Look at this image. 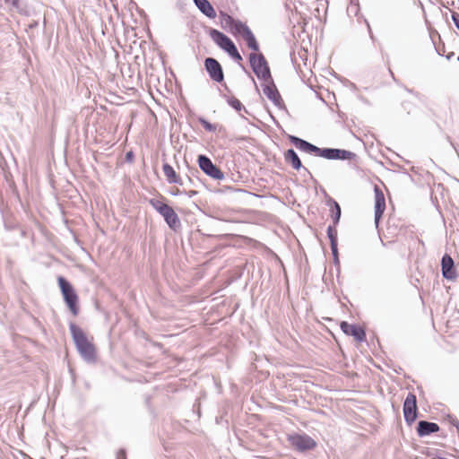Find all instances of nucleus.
<instances>
[{
	"label": "nucleus",
	"instance_id": "1",
	"mask_svg": "<svg viewBox=\"0 0 459 459\" xmlns=\"http://www.w3.org/2000/svg\"><path fill=\"white\" fill-rule=\"evenodd\" d=\"M289 139L299 150L307 153H315L316 156L327 160H350L356 157V154L351 151L336 148H319L298 136L290 135Z\"/></svg>",
	"mask_w": 459,
	"mask_h": 459
},
{
	"label": "nucleus",
	"instance_id": "2",
	"mask_svg": "<svg viewBox=\"0 0 459 459\" xmlns=\"http://www.w3.org/2000/svg\"><path fill=\"white\" fill-rule=\"evenodd\" d=\"M69 329L75 347L81 357L86 362H94L96 360L94 345L89 342L82 329L74 323L69 324Z\"/></svg>",
	"mask_w": 459,
	"mask_h": 459
},
{
	"label": "nucleus",
	"instance_id": "3",
	"mask_svg": "<svg viewBox=\"0 0 459 459\" xmlns=\"http://www.w3.org/2000/svg\"><path fill=\"white\" fill-rule=\"evenodd\" d=\"M149 203L164 218L171 230H176L180 227V220L172 207L155 198L150 199Z\"/></svg>",
	"mask_w": 459,
	"mask_h": 459
},
{
	"label": "nucleus",
	"instance_id": "4",
	"mask_svg": "<svg viewBox=\"0 0 459 459\" xmlns=\"http://www.w3.org/2000/svg\"><path fill=\"white\" fill-rule=\"evenodd\" d=\"M57 281L65 304L69 307L72 314L74 316H77L79 313V307L77 306L78 296L74 289L71 283L62 276H59Z\"/></svg>",
	"mask_w": 459,
	"mask_h": 459
},
{
	"label": "nucleus",
	"instance_id": "5",
	"mask_svg": "<svg viewBox=\"0 0 459 459\" xmlns=\"http://www.w3.org/2000/svg\"><path fill=\"white\" fill-rule=\"evenodd\" d=\"M249 63L254 74L260 80L272 81L270 67L262 53L249 55Z\"/></svg>",
	"mask_w": 459,
	"mask_h": 459
},
{
	"label": "nucleus",
	"instance_id": "6",
	"mask_svg": "<svg viewBox=\"0 0 459 459\" xmlns=\"http://www.w3.org/2000/svg\"><path fill=\"white\" fill-rule=\"evenodd\" d=\"M288 441L295 449L299 452L311 450L316 446V442L307 434L288 435Z\"/></svg>",
	"mask_w": 459,
	"mask_h": 459
},
{
	"label": "nucleus",
	"instance_id": "7",
	"mask_svg": "<svg viewBox=\"0 0 459 459\" xmlns=\"http://www.w3.org/2000/svg\"><path fill=\"white\" fill-rule=\"evenodd\" d=\"M417 399L416 395L409 393L403 403V416L405 421L411 425L413 423L418 416Z\"/></svg>",
	"mask_w": 459,
	"mask_h": 459
},
{
	"label": "nucleus",
	"instance_id": "8",
	"mask_svg": "<svg viewBox=\"0 0 459 459\" xmlns=\"http://www.w3.org/2000/svg\"><path fill=\"white\" fill-rule=\"evenodd\" d=\"M198 165L200 169L212 178L220 180L224 178V175L221 169L215 166L212 161L205 155H199Z\"/></svg>",
	"mask_w": 459,
	"mask_h": 459
},
{
	"label": "nucleus",
	"instance_id": "9",
	"mask_svg": "<svg viewBox=\"0 0 459 459\" xmlns=\"http://www.w3.org/2000/svg\"><path fill=\"white\" fill-rule=\"evenodd\" d=\"M204 67L211 77L216 82H221L224 80V74L221 64L212 57H207L204 60Z\"/></svg>",
	"mask_w": 459,
	"mask_h": 459
},
{
	"label": "nucleus",
	"instance_id": "10",
	"mask_svg": "<svg viewBox=\"0 0 459 459\" xmlns=\"http://www.w3.org/2000/svg\"><path fill=\"white\" fill-rule=\"evenodd\" d=\"M375 193V224L377 227L380 219L385 210V199L383 191L377 186L374 187Z\"/></svg>",
	"mask_w": 459,
	"mask_h": 459
},
{
	"label": "nucleus",
	"instance_id": "11",
	"mask_svg": "<svg viewBox=\"0 0 459 459\" xmlns=\"http://www.w3.org/2000/svg\"><path fill=\"white\" fill-rule=\"evenodd\" d=\"M341 329L345 334L353 336L359 342L366 340L365 330L359 325H351L343 321L341 323Z\"/></svg>",
	"mask_w": 459,
	"mask_h": 459
},
{
	"label": "nucleus",
	"instance_id": "12",
	"mask_svg": "<svg viewBox=\"0 0 459 459\" xmlns=\"http://www.w3.org/2000/svg\"><path fill=\"white\" fill-rule=\"evenodd\" d=\"M271 84L264 85L263 88L264 94L279 108H284L283 100L273 83V80L270 81Z\"/></svg>",
	"mask_w": 459,
	"mask_h": 459
},
{
	"label": "nucleus",
	"instance_id": "13",
	"mask_svg": "<svg viewBox=\"0 0 459 459\" xmlns=\"http://www.w3.org/2000/svg\"><path fill=\"white\" fill-rule=\"evenodd\" d=\"M441 270L442 275L445 279L454 280L457 276L455 269L454 260L447 254L444 255L441 259Z\"/></svg>",
	"mask_w": 459,
	"mask_h": 459
},
{
	"label": "nucleus",
	"instance_id": "14",
	"mask_svg": "<svg viewBox=\"0 0 459 459\" xmlns=\"http://www.w3.org/2000/svg\"><path fill=\"white\" fill-rule=\"evenodd\" d=\"M439 426L435 422L426 420H420L418 422L417 433L420 437L429 436L432 433L437 432Z\"/></svg>",
	"mask_w": 459,
	"mask_h": 459
},
{
	"label": "nucleus",
	"instance_id": "15",
	"mask_svg": "<svg viewBox=\"0 0 459 459\" xmlns=\"http://www.w3.org/2000/svg\"><path fill=\"white\" fill-rule=\"evenodd\" d=\"M210 35L213 41L223 50L233 42L227 35L215 29L211 30Z\"/></svg>",
	"mask_w": 459,
	"mask_h": 459
},
{
	"label": "nucleus",
	"instance_id": "16",
	"mask_svg": "<svg viewBox=\"0 0 459 459\" xmlns=\"http://www.w3.org/2000/svg\"><path fill=\"white\" fill-rule=\"evenodd\" d=\"M202 13L211 19L216 17V12L208 0H193Z\"/></svg>",
	"mask_w": 459,
	"mask_h": 459
},
{
	"label": "nucleus",
	"instance_id": "17",
	"mask_svg": "<svg viewBox=\"0 0 459 459\" xmlns=\"http://www.w3.org/2000/svg\"><path fill=\"white\" fill-rule=\"evenodd\" d=\"M284 159L286 162L290 163L294 169L299 170L300 169H304V170L307 171V169L302 166L300 159L293 149H289L284 153Z\"/></svg>",
	"mask_w": 459,
	"mask_h": 459
},
{
	"label": "nucleus",
	"instance_id": "18",
	"mask_svg": "<svg viewBox=\"0 0 459 459\" xmlns=\"http://www.w3.org/2000/svg\"><path fill=\"white\" fill-rule=\"evenodd\" d=\"M162 170L169 183L183 185L181 178L176 173L172 166L165 163L163 164Z\"/></svg>",
	"mask_w": 459,
	"mask_h": 459
},
{
	"label": "nucleus",
	"instance_id": "19",
	"mask_svg": "<svg viewBox=\"0 0 459 459\" xmlns=\"http://www.w3.org/2000/svg\"><path fill=\"white\" fill-rule=\"evenodd\" d=\"M229 19L230 20L231 30L235 33L243 36L246 33V31H248L250 30L246 23H244L238 20H234L230 16H229Z\"/></svg>",
	"mask_w": 459,
	"mask_h": 459
},
{
	"label": "nucleus",
	"instance_id": "20",
	"mask_svg": "<svg viewBox=\"0 0 459 459\" xmlns=\"http://www.w3.org/2000/svg\"><path fill=\"white\" fill-rule=\"evenodd\" d=\"M242 38L246 40L247 45L249 48H251L254 51L259 50V45L256 41V39L251 30L248 31H246V33L242 36Z\"/></svg>",
	"mask_w": 459,
	"mask_h": 459
},
{
	"label": "nucleus",
	"instance_id": "21",
	"mask_svg": "<svg viewBox=\"0 0 459 459\" xmlns=\"http://www.w3.org/2000/svg\"><path fill=\"white\" fill-rule=\"evenodd\" d=\"M225 99L228 102V104L232 108H234L236 111H240L242 109H244L245 111H247V109L245 108V107L242 105V103L235 97L231 96H225Z\"/></svg>",
	"mask_w": 459,
	"mask_h": 459
},
{
	"label": "nucleus",
	"instance_id": "22",
	"mask_svg": "<svg viewBox=\"0 0 459 459\" xmlns=\"http://www.w3.org/2000/svg\"><path fill=\"white\" fill-rule=\"evenodd\" d=\"M332 202H333V209H334L333 211L332 218H333V225H336V224H338L340 218H341V207L336 201L333 200Z\"/></svg>",
	"mask_w": 459,
	"mask_h": 459
},
{
	"label": "nucleus",
	"instance_id": "23",
	"mask_svg": "<svg viewBox=\"0 0 459 459\" xmlns=\"http://www.w3.org/2000/svg\"><path fill=\"white\" fill-rule=\"evenodd\" d=\"M327 237L330 240V244L337 243V230L335 225H329L327 227Z\"/></svg>",
	"mask_w": 459,
	"mask_h": 459
},
{
	"label": "nucleus",
	"instance_id": "24",
	"mask_svg": "<svg viewBox=\"0 0 459 459\" xmlns=\"http://www.w3.org/2000/svg\"><path fill=\"white\" fill-rule=\"evenodd\" d=\"M199 123L204 126V128L208 132H215L217 129V126L210 123L204 117L198 118Z\"/></svg>",
	"mask_w": 459,
	"mask_h": 459
},
{
	"label": "nucleus",
	"instance_id": "25",
	"mask_svg": "<svg viewBox=\"0 0 459 459\" xmlns=\"http://www.w3.org/2000/svg\"><path fill=\"white\" fill-rule=\"evenodd\" d=\"M331 249H332V254H333V262H334V264H338L339 263V258H338L337 243L331 244Z\"/></svg>",
	"mask_w": 459,
	"mask_h": 459
},
{
	"label": "nucleus",
	"instance_id": "26",
	"mask_svg": "<svg viewBox=\"0 0 459 459\" xmlns=\"http://www.w3.org/2000/svg\"><path fill=\"white\" fill-rule=\"evenodd\" d=\"M5 4H11L13 8H15L18 12L22 13V9L20 7L19 0H4Z\"/></svg>",
	"mask_w": 459,
	"mask_h": 459
},
{
	"label": "nucleus",
	"instance_id": "27",
	"mask_svg": "<svg viewBox=\"0 0 459 459\" xmlns=\"http://www.w3.org/2000/svg\"><path fill=\"white\" fill-rule=\"evenodd\" d=\"M237 50L238 48L235 46L234 42H231L224 51L231 56Z\"/></svg>",
	"mask_w": 459,
	"mask_h": 459
},
{
	"label": "nucleus",
	"instance_id": "28",
	"mask_svg": "<svg viewBox=\"0 0 459 459\" xmlns=\"http://www.w3.org/2000/svg\"><path fill=\"white\" fill-rule=\"evenodd\" d=\"M452 20H453L455 27L459 30V14L457 13H453Z\"/></svg>",
	"mask_w": 459,
	"mask_h": 459
},
{
	"label": "nucleus",
	"instance_id": "29",
	"mask_svg": "<svg viewBox=\"0 0 459 459\" xmlns=\"http://www.w3.org/2000/svg\"><path fill=\"white\" fill-rule=\"evenodd\" d=\"M449 420H450L451 424H453L456 428L458 435H459V421H458V420L452 416H449Z\"/></svg>",
	"mask_w": 459,
	"mask_h": 459
},
{
	"label": "nucleus",
	"instance_id": "30",
	"mask_svg": "<svg viewBox=\"0 0 459 459\" xmlns=\"http://www.w3.org/2000/svg\"><path fill=\"white\" fill-rule=\"evenodd\" d=\"M116 459H126V454L124 449H120L116 456Z\"/></svg>",
	"mask_w": 459,
	"mask_h": 459
},
{
	"label": "nucleus",
	"instance_id": "31",
	"mask_svg": "<svg viewBox=\"0 0 459 459\" xmlns=\"http://www.w3.org/2000/svg\"><path fill=\"white\" fill-rule=\"evenodd\" d=\"M231 57L237 61V62H240L242 61V56L241 55L239 54L238 50H237L232 56Z\"/></svg>",
	"mask_w": 459,
	"mask_h": 459
},
{
	"label": "nucleus",
	"instance_id": "32",
	"mask_svg": "<svg viewBox=\"0 0 459 459\" xmlns=\"http://www.w3.org/2000/svg\"><path fill=\"white\" fill-rule=\"evenodd\" d=\"M133 157H134V155H133L132 152H127L126 155V160H131L133 159Z\"/></svg>",
	"mask_w": 459,
	"mask_h": 459
},
{
	"label": "nucleus",
	"instance_id": "33",
	"mask_svg": "<svg viewBox=\"0 0 459 459\" xmlns=\"http://www.w3.org/2000/svg\"><path fill=\"white\" fill-rule=\"evenodd\" d=\"M195 194H196L195 191H190L189 192V196L191 197V196L195 195Z\"/></svg>",
	"mask_w": 459,
	"mask_h": 459
},
{
	"label": "nucleus",
	"instance_id": "34",
	"mask_svg": "<svg viewBox=\"0 0 459 459\" xmlns=\"http://www.w3.org/2000/svg\"><path fill=\"white\" fill-rule=\"evenodd\" d=\"M171 194H172V195H176L178 193H177V191H174V193H171Z\"/></svg>",
	"mask_w": 459,
	"mask_h": 459
},
{
	"label": "nucleus",
	"instance_id": "35",
	"mask_svg": "<svg viewBox=\"0 0 459 459\" xmlns=\"http://www.w3.org/2000/svg\"><path fill=\"white\" fill-rule=\"evenodd\" d=\"M171 194H172V195H176L178 193H177V191H174V193H171Z\"/></svg>",
	"mask_w": 459,
	"mask_h": 459
}]
</instances>
